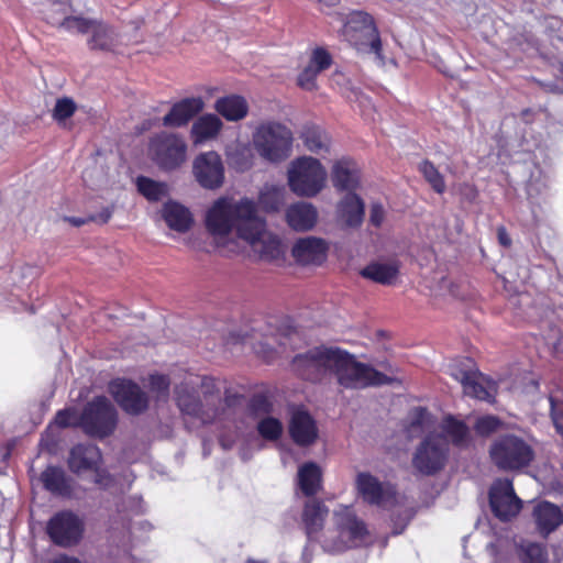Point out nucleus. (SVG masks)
<instances>
[{
	"label": "nucleus",
	"instance_id": "f257e3e1",
	"mask_svg": "<svg viewBox=\"0 0 563 563\" xmlns=\"http://www.w3.org/2000/svg\"><path fill=\"white\" fill-rule=\"evenodd\" d=\"M285 200V188L275 184L263 185L258 202L249 197L222 196L206 211V230L223 255L240 254L246 246L256 260L279 264L285 260L286 247L280 238L268 230L258 205L266 212H277Z\"/></svg>",
	"mask_w": 563,
	"mask_h": 563
},
{
	"label": "nucleus",
	"instance_id": "f03ea898",
	"mask_svg": "<svg viewBox=\"0 0 563 563\" xmlns=\"http://www.w3.org/2000/svg\"><path fill=\"white\" fill-rule=\"evenodd\" d=\"M448 438L455 445H466L470 441L468 428L462 421L446 417L416 449L412 465L419 473L431 475L444 466Z\"/></svg>",
	"mask_w": 563,
	"mask_h": 563
},
{
	"label": "nucleus",
	"instance_id": "7ed1b4c3",
	"mask_svg": "<svg viewBox=\"0 0 563 563\" xmlns=\"http://www.w3.org/2000/svg\"><path fill=\"white\" fill-rule=\"evenodd\" d=\"M214 390L213 380L190 377L175 389L177 406L184 415L209 423L218 417L220 397Z\"/></svg>",
	"mask_w": 563,
	"mask_h": 563
},
{
	"label": "nucleus",
	"instance_id": "20e7f679",
	"mask_svg": "<svg viewBox=\"0 0 563 563\" xmlns=\"http://www.w3.org/2000/svg\"><path fill=\"white\" fill-rule=\"evenodd\" d=\"M331 362V375L335 376L342 387L364 388L389 382L387 376L371 365L358 362L353 354L339 347H334V355Z\"/></svg>",
	"mask_w": 563,
	"mask_h": 563
},
{
	"label": "nucleus",
	"instance_id": "39448f33",
	"mask_svg": "<svg viewBox=\"0 0 563 563\" xmlns=\"http://www.w3.org/2000/svg\"><path fill=\"white\" fill-rule=\"evenodd\" d=\"M252 146L263 159L279 163L290 155L292 133L279 122L263 121L252 132Z\"/></svg>",
	"mask_w": 563,
	"mask_h": 563
},
{
	"label": "nucleus",
	"instance_id": "423d86ee",
	"mask_svg": "<svg viewBox=\"0 0 563 563\" xmlns=\"http://www.w3.org/2000/svg\"><path fill=\"white\" fill-rule=\"evenodd\" d=\"M327 179V169L312 156L298 157L287 168L288 187L298 197H316L325 188Z\"/></svg>",
	"mask_w": 563,
	"mask_h": 563
},
{
	"label": "nucleus",
	"instance_id": "0eeeda50",
	"mask_svg": "<svg viewBox=\"0 0 563 563\" xmlns=\"http://www.w3.org/2000/svg\"><path fill=\"white\" fill-rule=\"evenodd\" d=\"M344 38L358 52L374 54L383 62L380 35L374 18L365 11L351 12L342 29Z\"/></svg>",
	"mask_w": 563,
	"mask_h": 563
},
{
	"label": "nucleus",
	"instance_id": "6e6552de",
	"mask_svg": "<svg viewBox=\"0 0 563 563\" xmlns=\"http://www.w3.org/2000/svg\"><path fill=\"white\" fill-rule=\"evenodd\" d=\"M494 464L504 471L521 470L533 461L534 450L529 441L506 434L496 439L489 449Z\"/></svg>",
	"mask_w": 563,
	"mask_h": 563
},
{
	"label": "nucleus",
	"instance_id": "1a4fd4ad",
	"mask_svg": "<svg viewBox=\"0 0 563 563\" xmlns=\"http://www.w3.org/2000/svg\"><path fill=\"white\" fill-rule=\"evenodd\" d=\"M448 372L461 383L466 396L489 402L494 401L497 393L496 384L479 373L471 358L464 357L452 362L448 366Z\"/></svg>",
	"mask_w": 563,
	"mask_h": 563
},
{
	"label": "nucleus",
	"instance_id": "9d476101",
	"mask_svg": "<svg viewBox=\"0 0 563 563\" xmlns=\"http://www.w3.org/2000/svg\"><path fill=\"white\" fill-rule=\"evenodd\" d=\"M150 154L159 168L175 170L187 161V143L178 134L163 132L152 139Z\"/></svg>",
	"mask_w": 563,
	"mask_h": 563
},
{
	"label": "nucleus",
	"instance_id": "9b49d317",
	"mask_svg": "<svg viewBox=\"0 0 563 563\" xmlns=\"http://www.w3.org/2000/svg\"><path fill=\"white\" fill-rule=\"evenodd\" d=\"M334 520L339 533V540L330 543L324 541V548L331 552L362 544L367 537V529L363 521L358 520L353 510L347 506H340L334 510Z\"/></svg>",
	"mask_w": 563,
	"mask_h": 563
},
{
	"label": "nucleus",
	"instance_id": "f8f14e48",
	"mask_svg": "<svg viewBox=\"0 0 563 563\" xmlns=\"http://www.w3.org/2000/svg\"><path fill=\"white\" fill-rule=\"evenodd\" d=\"M80 423L88 434L107 437L117 426L115 409L106 397H98L85 408Z\"/></svg>",
	"mask_w": 563,
	"mask_h": 563
},
{
	"label": "nucleus",
	"instance_id": "ddd939ff",
	"mask_svg": "<svg viewBox=\"0 0 563 563\" xmlns=\"http://www.w3.org/2000/svg\"><path fill=\"white\" fill-rule=\"evenodd\" d=\"M333 355L334 347H316L303 354H298L292 360V369L305 379H321L328 374L331 375Z\"/></svg>",
	"mask_w": 563,
	"mask_h": 563
},
{
	"label": "nucleus",
	"instance_id": "4468645a",
	"mask_svg": "<svg viewBox=\"0 0 563 563\" xmlns=\"http://www.w3.org/2000/svg\"><path fill=\"white\" fill-rule=\"evenodd\" d=\"M489 505L498 519L507 521L520 512L522 500L516 495L510 479H496L489 489Z\"/></svg>",
	"mask_w": 563,
	"mask_h": 563
},
{
	"label": "nucleus",
	"instance_id": "2eb2a0df",
	"mask_svg": "<svg viewBox=\"0 0 563 563\" xmlns=\"http://www.w3.org/2000/svg\"><path fill=\"white\" fill-rule=\"evenodd\" d=\"M192 174L197 183L205 189H218L224 184V165L221 156L214 151L199 154L192 163Z\"/></svg>",
	"mask_w": 563,
	"mask_h": 563
},
{
	"label": "nucleus",
	"instance_id": "dca6fc26",
	"mask_svg": "<svg viewBox=\"0 0 563 563\" xmlns=\"http://www.w3.org/2000/svg\"><path fill=\"white\" fill-rule=\"evenodd\" d=\"M47 532L56 544L69 547L78 543L81 539L84 523L75 514L63 511L49 520L47 525Z\"/></svg>",
	"mask_w": 563,
	"mask_h": 563
},
{
	"label": "nucleus",
	"instance_id": "f3484780",
	"mask_svg": "<svg viewBox=\"0 0 563 563\" xmlns=\"http://www.w3.org/2000/svg\"><path fill=\"white\" fill-rule=\"evenodd\" d=\"M356 489L364 501L383 508H390L396 503V494L389 484L379 482L367 472L356 476Z\"/></svg>",
	"mask_w": 563,
	"mask_h": 563
},
{
	"label": "nucleus",
	"instance_id": "a211bd4d",
	"mask_svg": "<svg viewBox=\"0 0 563 563\" xmlns=\"http://www.w3.org/2000/svg\"><path fill=\"white\" fill-rule=\"evenodd\" d=\"M100 461L101 453L96 445H77L70 451L68 464L70 470L75 473L93 471L96 473L93 478L95 483L107 486L109 478L106 476L104 472L100 470Z\"/></svg>",
	"mask_w": 563,
	"mask_h": 563
},
{
	"label": "nucleus",
	"instance_id": "6ab92c4d",
	"mask_svg": "<svg viewBox=\"0 0 563 563\" xmlns=\"http://www.w3.org/2000/svg\"><path fill=\"white\" fill-rule=\"evenodd\" d=\"M110 391L122 409L129 413L136 415L147 408V396L131 380L117 379L112 382Z\"/></svg>",
	"mask_w": 563,
	"mask_h": 563
},
{
	"label": "nucleus",
	"instance_id": "aec40b11",
	"mask_svg": "<svg viewBox=\"0 0 563 563\" xmlns=\"http://www.w3.org/2000/svg\"><path fill=\"white\" fill-rule=\"evenodd\" d=\"M328 244L316 236L301 238L292 246L291 253L301 265H320L327 258Z\"/></svg>",
	"mask_w": 563,
	"mask_h": 563
},
{
	"label": "nucleus",
	"instance_id": "412c9836",
	"mask_svg": "<svg viewBox=\"0 0 563 563\" xmlns=\"http://www.w3.org/2000/svg\"><path fill=\"white\" fill-rule=\"evenodd\" d=\"M537 531L544 538L558 530L563 523V509L550 501L538 503L532 510Z\"/></svg>",
	"mask_w": 563,
	"mask_h": 563
},
{
	"label": "nucleus",
	"instance_id": "4be33fe9",
	"mask_svg": "<svg viewBox=\"0 0 563 563\" xmlns=\"http://www.w3.org/2000/svg\"><path fill=\"white\" fill-rule=\"evenodd\" d=\"M331 177L336 190L353 192L360 186V167L353 159L342 157L334 162Z\"/></svg>",
	"mask_w": 563,
	"mask_h": 563
},
{
	"label": "nucleus",
	"instance_id": "5701e85b",
	"mask_svg": "<svg viewBox=\"0 0 563 563\" xmlns=\"http://www.w3.org/2000/svg\"><path fill=\"white\" fill-rule=\"evenodd\" d=\"M203 107L205 102L200 97L183 99L163 118V124L170 128L186 125L194 115L202 111Z\"/></svg>",
	"mask_w": 563,
	"mask_h": 563
},
{
	"label": "nucleus",
	"instance_id": "b1692460",
	"mask_svg": "<svg viewBox=\"0 0 563 563\" xmlns=\"http://www.w3.org/2000/svg\"><path fill=\"white\" fill-rule=\"evenodd\" d=\"M286 221L295 231L311 230L318 221V210L310 202L292 203L286 210Z\"/></svg>",
	"mask_w": 563,
	"mask_h": 563
},
{
	"label": "nucleus",
	"instance_id": "393cba45",
	"mask_svg": "<svg viewBox=\"0 0 563 563\" xmlns=\"http://www.w3.org/2000/svg\"><path fill=\"white\" fill-rule=\"evenodd\" d=\"M289 432L292 440L299 445H309L318 437V429L312 417L303 411L297 410L292 413Z\"/></svg>",
	"mask_w": 563,
	"mask_h": 563
},
{
	"label": "nucleus",
	"instance_id": "a878e982",
	"mask_svg": "<svg viewBox=\"0 0 563 563\" xmlns=\"http://www.w3.org/2000/svg\"><path fill=\"white\" fill-rule=\"evenodd\" d=\"M161 216L170 230L179 233L187 232L194 223L190 210L174 200H168L163 205Z\"/></svg>",
	"mask_w": 563,
	"mask_h": 563
},
{
	"label": "nucleus",
	"instance_id": "bb28decb",
	"mask_svg": "<svg viewBox=\"0 0 563 563\" xmlns=\"http://www.w3.org/2000/svg\"><path fill=\"white\" fill-rule=\"evenodd\" d=\"M223 122L212 113L199 117L191 126V139L194 144L200 145L214 140L221 132Z\"/></svg>",
	"mask_w": 563,
	"mask_h": 563
},
{
	"label": "nucleus",
	"instance_id": "cd10ccee",
	"mask_svg": "<svg viewBox=\"0 0 563 563\" xmlns=\"http://www.w3.org/2000/svg\"><path fill=\"white\" fill-rule=\"evenodd\" d=\"M120 43V35L112 26L96 20L90 36L87 40L90 49L114 51Z\"/></svg>",
	"mask_w": 563,
	"mask_h": 563
},
{
	"label": "nucleus",
	"instance_id": "c85d7f7f",
	"mask_svg": "<svg viewBox=\"0 0 563 563\" xmlns=\"http://www.w3.org/2000/svg\"><path fill=\"white\" fill-rule=\"evenodd\" d=\"M399 274V263L395 260L376 261L361 271V275L374 283L393 285Z\"/></svg>",
	"mask_w": 563,
	"mask_h": 563
},
{
	"label": "nucleus",
	"instance_id": "c756f323",
	"mask_svg": "<svg viewBox=\"0 0 563 563\" xmlns=\"http://www.w3.org/2000/svg\"><path fill=\"white\" fill-rule=\"evenodd\" d=\"M338 217L347 227H358L364 218V203L354 192H347L338 203Z\"/></svg>",
	"mask_w": 563,
	"mask_h": 563
},
{
	"label": "nucleus",
	"instance_id": "7c9ffc66",
	"mask_svg": "<svg viewBox=\"0 0 563 563\" xmlns=\"http://www.w3.org/2000/svg\"><path fill=\"white\" fill-rule=\"evenodd\" d=\"M214 110L225 120L236 122L247 115L249 103L242 96L230 95L219 98L214 103Z\"/></svg>",
	"mask_w": 563,
	"mask_h": 563
},
{
	"label": "nucleus",
	"instance_id": "2f4dec72",
	"mask_svg": "<svg viewBox=\"0 0 563 563\" xmlns=\"http://www.w3.org/2000/svg\"><path fill=\"white\" fill-rule=\"evenodd\" d=\"M249 144L233 143L225 147V157L230 168L238 173L250 170L254 166L255 155Z\"/></svg>",
	"mask_w": 563,
	"mask_h": 563
},
{
	"label": "nucleus",
	"instance_id": "473e14b6",
	"mask_svg": "<svg viewBox=\"0 0 563 563\" xmlns=\"http://www.w3.org/2000/svg\"><path fill=\"white\" fill-rule=\"evenodd\" d=\"M57 9H52V12L47 14V21L58 27L64 29L69 33L89 34L93 27L96 20L87 19L84 16H57Z\"/></svg>",
	"mask_w": 563,
	"mask_h": 563
},
{
	"label": "nucleus",
	"instance_id": "72a5a7b5",
	"mask_svg": "<svg viewBox=\"0 0 563 563\" xmlns=\"http://www.w3.org/2000/svg\"><path fill=\"white\" fill-rule=\"evenodd\" d=\"M321 468L313 462L301 465L298 470V484L307 496L314 495L321 487Z\"/></svg>",
	"mask_w": 563,
	"mask_h": 563
},
{
	"label": "nucleus",
	"instance_id": "f704fd0d",
	"mask_svg": "<svg viewBox=\"0 0 563 563\" xmlns=\"http://www.w3.org/2000/svg\"><path fill=\"white\" fill-rule=\"evenodd\" d=\"M306 147L316 154L329 153L331 140L325 131L319 126H308L302 133Z\"/></svg>",
	"mask_w": 563,
	"mask_h": 563
},
{
	"label": "nucleus",
	"instance_id": "c9c22d12",
	"mask_svg": "<svg viewBox=\"0 0 563 563\" xmlns=\"http://www.w3.org/2000/svg\"><path fill=\"white\" fill-rule=\"evenodd\" d=\"M42 482L45 488L53 494L63 496L70 494V486L60 468L47 467L42 473Z\"/></svg>",
	"mask_w": 563,
	"mask_h": 563
},
{
	"label": "nucleus",
	"instance_id": "e433bc0d",
	"mask_svg": "<svg viewBox=\"0 0 563 563\" xmlns=\"http://www.w3.org/2000/svg\"><path fill=\"white\" fill-rule=\"evenodd\" d=\"M327 515L328 509L319 501L312 500L306 505L303 520L309 536L317 532L322 527Z\"/></svg>",
	"mask_w": 563,
	"mask_h": 563
},
{
	"label": "nucleus",
	"instance_id": "4c0bfd02",
	"mask_svg": "<svg viewBox=\"0 0 563 563\" xmlns=\"http://www.w3.org/2000/svg\"><path fill=\"white\" fill-rule=\"evenodd\" d=\"M137 190L150 201H158L168 195L166 183L156 181L148 177L140 176L136 179Z\"/></svg>",
	"mask_w": 563,
	"mask_h": 563
},
{
	"label": "nucleus",
	"instance_id": "58836bf2",
	"mask_svg": "<svg viewBox=\"0 0 563 563\" xmlns=\"http://www.w3.org/2000/svg\"><path fill=\"white\" fill-rule=\"evenodd\" d=\"M419 170L437 192L442 194L445 190L443 177L433 164L429 161H423L419 165Z\"/></svg>",
	"mask_w": 563,
	"mask_h": 563
},
{
	"label": "nucleus",
	"instance_id": "ea45409f",
	"mask_svg": "<svg viewBox=\"0 0 563 563\" xmlns=\"http://www.w3.org/2000/svg\"><path fill=\"white\" fill-rule=\"evenodd\" d=\"M522 560L525 563H545L548 553L540 543H525L521 545Z\"/></svg>",
	"mask_w": 563,
	"mask_h": 563
},
{
	"label": "nucleus",
	"instance_id": "a19ab883",
	"mask_svg": "<svg viewBox=\"0 0 563 563\" xmlns=\"http://www.w3.org/2000/svg\"><path fill=\"white\" fill-rule=\"evenodd\" d=\"M257 430L266 440H276L283 432L282 422L272 417H267L258 422Z\"/></svg>",
	"mask_w": 563,
	"mask_h": 563
},
{
	"label": "nucleus",
	"instance_id": "79ce46f5",
	"mask_svg": "<svg viewBox=\"0 0 563 563\" xmlns=\"http://www.w3.org/2000/svg\"><path fill=\"white\" fill-rule=\"evenodd\" d=\"M76 110L75 102L69 98L58 99L53 109V118L59 124H65L66 120L69 119Z\"/></svg>",
	"mask_w": 563,
	"mask_h": 563
},
{
	"label": "nucleus",
	"instance_id": "37998d69",
	"mask_svg": "<svg viewBox=\"0 0 563 563\" xmlns=\"http://www.w3.org/2000/svg\"><path fill=\"white\" fill-rule=\"evenodd\" d=\"M430 415L426 409L418 408L411 415L410 426L408 428L409 437H416L419 431L429 428Z\"/></svg>",
	"mask_w": 563,
	"mask_h": 563
},
{
	"label": "nucleus",
	"instance_id": "c03bdc74",
	"mask_svg": "<svg viewBox=\"0 0 563 563\" xmlns=\"http://www.w3.org/2000/svg\"><path fill=\"white\" fill-rule=\"evenodd\" d=\"M320 73V70H317L316 67L308 63V65L298 76L299 87L309 91L314 90L317 88L316 80Z\"/></svg>",
	"mask_w": 563,
	"mask_h": 563
},
{
	"label": "nucleus",
	"instance_id": "a18cd8bd",
	"mask_svg": "<svg viewBox=\"0 0 563 563\" xmlns=\"http://www.w3.org/2000/svg\"><path fill=\"white\" fill-rule=\"evenodd\" d=\"M500 421L494 416H483L476 420L475 430L481 435H489L498 430Z\"/></svg>",
	"mask_w": 563,
	"mask_h": 563
},
{
	"label": "nucleus",
	"instance_id": "49530a36",
	"mask_svg": "<svg viewBox=\"0 0 563 563\" xmlns=\"http://www.w3.org/2000/svg\"><path fill=\"white\" fill-rule=\"evenodd\" d=\"M309 64L316 67L317 70L323 71L332 64L331 55L322 47H317L312 51Z\"/></svg>",
	"mask_w": 563,
	"mask_h": 563
},
{
	"label": "nucleus",
	"instance_id": "de8ad7c7",
	"mask_svg": "<svg viewBox=\"0 0 563 563\" xmlns=\"http://www.w3.org/2000/svg\"><path fill=\"white\" fill-rule=\"evenodd\" d=\"M150 388L157 395L158 399H166L169 388V379L165 375H152L150 377Z\"/></svg>",
	"mask_w": 563,
	"mask_h": 563
},
{
	"label": "nucleus",
	"instance_id": "09e8293b",
	"mask_svg": "<svg viewBox=\"0 0 563 563\" xmlns=\"http://www.w3.org/2000/svg\"><path fill=\"white\" fill-rule=\"evenodd\" d=\"M78 422H80V418L73 409L60 410L54 420V423L62 428L75 426Z\"/></svg>",
	"mask_w": 563,
	"mask_h": 563
},
{
	"label": "nucleus",
	"instance_id": "8fccbe9b",
	"mask_svg": "<svg viewBox=\"0 0 563 563\" xmlns=\"http://www.w3.org/2000/svg\"><path fill=\"white\" fill-rule=\"evenodd\" d=\"M544 339L547 344L551 346L556 354L563 353V333L560 329H550Z\"/></svg>",
	"mask_w": 563,
	"mask_h": 563
},
{
	"label": "nucleus",
	"instance_id": "3c124183",
	"mask_svg": "<svg viewBox=\"0 0 563 563\" xmlns=\"http://www.w3.org/2000/svg\"><path fill=\"white\" fill-rule=\"evenodd\" d=\"M384 219H385L384 207L378 202L372 203L371 211H369L371 223L375 227H379L383 223Z\"/></svg>",
	"mask_w": 563,
	"mask_h": 563
},
{
	"label": "nucleus",
	"instance_id": "603ef678",
	"mask_svg": "<svg viewBox=\"0 0 563 563\" xmlns=\"http://www.w3.org/2000/svg\"><path fill=\"white\" fill-rule=\"evenodd\" d=\"M498 240L504 246H509L511 244V240L504 228L498 229Z\"/></svg>",
	"mask_w": 563,
	"mask_h": 563
},
{
	"label": "nucleus",
	"instance_id": "864d4df0",
	"mask_svg": "<svg viewBox=\"0 0 563 563\" xmlns=\"http://www.w3.org/2000/svg\"><path fill=\"white\" fill-rule=\"evenodd\" d=\"M53 563H80V562L75 558H69V556L64 555V556H59L56 560H54Z\"/></svg>",
	"mask_w": 563,
	"mask_h": 563
},
{
	"label": "nucleus",
	"instance_id": "5fc2aeb1",
	"mask_svg": "<svg viewBox=\"0 0 563 563\" xmlns=\"http://www.w3.org/2000/svg\"><path fill=\"white\" fill-rule=\"evenodd\" d=\"M353 93L356 98V101H358L361 107L365 108L371 104V101L365 96H358L357 92H353Z\"/></svg>",
	"mask_w": 563,
	"mask_h": 563
},
{
	"label": "nucleus",
	"instance_id": "6e6d98bb",
	"mask_svg": "<svg viewBox=\"0 0 563 563\" xmlns=\"http://www.w3.org/2000/svg\"><path fill=\"white\" fill-rule=\"evenodd\" d=\"M68 221L76 227H80L85 223V220L80 218H69Z\"/></svg>",
	"mask_w": 563,
	"mask_h": 563
},
{
	"label": "nucleus",
	"instance_id": "4d7b16f0",
	"mask_svg": "<svg viewBox=\"0 0 563 563\" xmlns=\"http://www.w3.org/2000/svg\"><path fill=\"white\" fill-rule=\"evenodd\" d=\"M320 2H324L327 5H332L336 0H319Z\"/></svg>",
	"mask_w": 563,
	"mask_h": 563
}]
</instances>
